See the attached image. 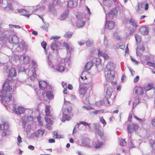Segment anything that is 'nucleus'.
Wrapping results in <instances>:
<instances>
[{"label": "nucleus", "mask_w": 155, "mask_h": 155, "mask_svg": "<svg viewBox=\"0 0 155 155\" xmlns=\"http://www.w3.org/2000/svg\"><path fill=\"white\" fill-rule=\"evenodd\" d=\"M38 84L40 89L43 90L45 91H47L46 96L47 98L50 100L54 98V87L49 85L46 81H39Z\"/></svg>", "instance_id": "f03ea898"}, {"label": "nucleus", "mask_w": 155, "mask_h": 155, "mask_svg": "<svg viewBox=\"0 0 155 155\" xmlns=\"http://www.w3.org/2000/svg\"><path fill=\"white\" fill-rule=\"evenodd\" d=\"M61 45V43L58 41L52 42L51 45V48L52 50L57 51L60 49V46Z\"/></svg>", "instance_id": "2eb2a0df"}, {"label": "nucleus", "mask_w": 155, "mask_h": 155, "mask_svg": "<svg viewBox=\"0 0 155 155\" xmlns=\"http://www.w3.org/2000/svg\"><path fill=\"white\" fill-rule=\"evenodd\" d=\"M18 70L19 72H24L26 73V70L23 67L19 66L18 68Z\"/></svg>", "instance_id": "864d4df0"}, {"label": "nucleus", "mask_w": 155, "mask_h": 155, "mask_svg": "<svg viewBox=\"0 0 155 155\" xmlns=\"http://www.w3.org/2000/svg\"><path fill=\"white\" fill-rule=\"evenodd\" d=\"M153 87V84L152 83H149L144 88L145 91H146L151 90Z\"/></svg>", "instance_id": "c9c22d12"}, {"label": "nucleus", "mask_w": 155, "mask_h": 155, "mask_svg": "<svg viewBox=\"0 0 155 155\" xmlns=\"http://www.w3.org/2000/svg\"><path fill=\"white\" fill-rule=\"evenodd\" d=\"M52 3L54 6H60L61 5V1L60 0H53Z\"/></svg>", "instance_id": "58836bf2"}, {"label": "nucleus", "mask_w": 155, "mask_h": 155, "mask_svg": "<svg viewBox=\"0 0 155 155\" xmlns=\"http://www.w3.org/2000/svg\"><path fill=\"white\" fill-rule=\"evenodd\" d=\"M135 94L137 96L141 95L143 93V89L141 86H136L135 88Z\"/></svg>", "instance_id": "a211bd4d"}, {"label": "nucleus", "mask_w": 155, "mask_h": 155, "mask_svg": "<svg viewBox=\"0 0 155 155\" xmlns=\"http://www.w3.org/2000/svg\"><path fill=\"white\" fill-rule=\"evenodd\" d=\"M9 126L8 122H4L3 124H0V130H2V135L3 136H6L9 135L10 131L8 129Z\"/></svg>", "instance_id": "0eeeda50"}, {"label": "nucleus", "mask_w": 155, "mask_h": 155, "mask_svg": "<svg viewBox=\"0 0 155 155\" xmlns=\"http://www.w3.org/2000/svg\"><path fill=\"white\" fill-rule=\"evenodd\" d=\"M117 12L116 10L115 9H113L111 10L108 14H106V20L108 19V17L109 19H112L116 15Z\"/></svg>", "instance_id": "ddd939ff"}, {"label": "nucleus", "mask_w": 155, "mask_h": 155, "mask_svg": "<svg viewBox=\"0 0 155 155\" xmlns=\"http://www.w3.org/2000/svg\"><path fill=\"white\" fill-rule=\"evenodd\" d=\"M45 6H42L41 7H40L39 5H37V6L36 8L34 10V11H33V12H34L38 10L39 9H40L41 11L45 9Z\"/></svg>", "instance_id": "49530a36"}, {"label": "nucleus", "mask_w": 155, "mask_h": 155, "mask_svg": "<svg viewBox=\"0 0 155 155\" xmlns=\"http://www.w3.org/2000/svg\"><path fill=\"white\" fill-rule=\"evenodd\" d=\"M23 58V60L25 64H28L29 63V58L28 56H22L21 58Z\"/></svg>", "instance_id": "c03bdc74"}, {"label": "nucleus", "mask_w": 155, "mask_h": 155, "mask_svg": "<svg viewBox=\"0 0 155 155\" xmlns=\"http://www.w3.org/2000/svg\"><path fill=\"white\" fill-rule=\"evenodd\" d=\"M9 26L10 28H20L21 27L18 25H15L12 24H9L8 25Z\"/></svg>", "instance_id": "6e6d98bb"}, {"label": "nucleus", "mask_w": 155, "mask_h": 155, "mask_svg": "<svg viewBox=\"0 0 155 155\" xmlns=\"http://www.w3.org/2000/svg\"><path fill=\"white\" fill-rule=\"evenodd\" d=\"M8 71L9 73L8 74V77L9 79H7L3 84L2 89L1 91L0 95V97L2 98L1 102L5 107L7 106L12 98L11 94L8 93L12 89L10 84L12 83L13 81L14 83L16 82V81L13 80L12 78L16 76V71L15 69L14 68H11Z\"/></svg>", "instance_id": "f257e3e1"}, {"label": "nucleus", "mask_w": 155, "mask_h": 155, "mask_svg": "<svg viewBox=\"0 0 155 155\" xmlns=\"http://www.w3.org/2000/svg\"><path fill=\"white\" fill-rule=\"evenodd\" d=\"M18 13H21L22 15L27 17L28 18L31 15V14H26L27 12H28L25 9H18Z\"/></svg>", "instance_id": "b1692460"}, {"label": "nucleus", "mask_w": 155, "mask_h": 155, "mask_svg": "<svg viewBox=\"0 0 155 155\" xmlns=\"http://www.w3.org/2000/svg\"><path fill=\"white\" fill-rule=\"evenodd\" d=\"M129 22L130 23V24L133 27H135V28L137 27V25L135 23V21L134 19L132 18L130 19L129 20Z\"/></svg>", "instance_id": "a19ab883"}, {"label": "nucleus", "mask_w": 155, "mask_h": 155, "mask_svg": "<svg viewBox=\"0 0 155 155\" xmlns=\"http://www.w3.org/2000/svg\"><path fill=\"white\" fill-rule=\"evenodd\" d=\"M36 73L35 71L32 72V75L30 77V79L32 81H34L35 80Z\"/></svg>", "instance_id": "5fc2aeb1"}, {"label": "nucleus", "mask_w": 155, "mask_h": 155, "mask_svg": "<svg viewBox=\"0 0 155 155\" xmlns=\"http://www.w3.org/2000/svg\"><path fill=\"white\" fill-rule=\"evenodd\" d=\"M4 10L6 12L10 13L11 12H13V8L11 3H8L5 7H3Z\"/></svg>", "instance_id": "412c9836"}, {"label": "nucleus", "mask_w": 155, "mask_h": 155, "mask_svg": "<svg viewBox=\"0 0 155 155\" xmlns=\"http://www.w3.org/2000/svg\"><path fill=\"white\" fill-rule=\"evenodd\" d=\"M147 64L150 67L155 68V64L154 63L149 61L147 62Z\"/></svg>", "instance_id": "13d9d810"}, {"label": "nucleus", "mask_w": 155, "mask_h": 155, "mask_svg": "<svg viewBox=\"0 0 155 155\" xmlns=\"http://www.w3.org/2000/svg\"><path fill=\"white\" fill-rule=\"evenodd\" d=\"M85 43L87 46L89 47L93 43V41L88 39L86 42Z\"/></svg>", "instance_id": "603ef678"}, {"label": "nucleus", "mask_w": 155, "mask_h": 155, "mask_svg": "<svg viewBox=\"0 0 155 155\" xmlns=\"http://www.w3.org/2000/svg\"><path fill=\"white\" fill-rule=\"evenodd\" d=\"M45 113L46 116H49L50 113L51 111L50 109V107L49 106H48L47 105L45 106Z\"/></svg>", "instance_id": "4c0bfd02"}, {"label": "nucleus", "mask_w": 155, "mask_h": 155, "mask_svg": "<svg viewBox=\"0 0 155 155\" xmlns=\"http://www.w3.org/2000/svg\"><path fill=\"white\" fill-rule=\"evenodd\" d=\"M104 45L106 47L108 46V42L106 36H104Z\"/></svg>", "instance_id": "bf43d9fd"}, {"label": "nucleus", "mask_w": 155, "mask_h": 155, "mask_svg": "<svg viewBox=\"0 0 155 155\" xmlns=\"http://www.w3.org/2000/svg\"><path fill=\"white\" fill-rule=\"evenodd\" d=\"M93 63L92 61L88 62L86 63L85 66V69L86 71L90 70L93 65Z\"/></svg>", "instance_id": "473e14b6"}, {"label": "nucleus", "mask_w": 155, "mask_h": 155, "mask_svg": "<svg viewBox=\"0 0 155 155\" xmlns=\"http://www.w3.org/2000/svg\"><path fill=\"white\" fill-rule=\"evenodd\" d=\"M82 146L85 147H91L92 146L91 144V140L88 138H85L81 140Z\"/></svg>", "instance_id": "f8f14e48"}, {"label": "nucleus", "mask_w": 155, "mask_h": 155, "mask_svg": "<svg viewBox=\"0 0 155 155\" xmlns=\"http://www.w3.org/2000/svg\"><path fill=\"white\" fill-rule=\"evenodd\" d=\"M139 4L140 3H139L138 4L137 8V9L136 11L137 12L140 13L143 12V10H142V9H141L140 8V7Z\"/></svg>", "instance_id": "3c124183"}, {"label": "nucleus", "mask_w": 155, "mask_h": 155, "mask_svg": "<svg viewBox=\"0 0 155 155\" xmlns=\"http://www.w3.org/2000/svg\"><path fill=\"white\" fill-rule=\"evenodd\" d=\"M114 9L116 10L117 12L118 11L120 12L123 10V6L119 2L117 3Z\"/></svg>", "instance_id": "2f4dec72"}, {"label": "nucleus", "mask_w": 155, "mask_h": 155, "mask_svg": "<svg viewBox=\"0 0 155 155\" xmlns=\"http://www.w3.org/2000/svg\"><path fill=\"white\" fill-rule=\"evenodd\" d=\"M85 24V22L83 21L81 19H78L76 25L77 26L79 27H82Z\"/></svg>", "instance_id": "72a5a7b5"}, {"label": "nucleus", "mask_w": 155, "mask_h": 155, "mask_svg": "<svg viewBox=\"0 0 155 155\" xmlns=\"http://www.w3.org/2000/svg\"><path fill=\"white\" fill-rule=\"evenodd\" d=\"M98 55L99 56H101L103 57L105 60L108 59L109 58V56L106 53H102L100 50H99L98 51Z\"/></svg>", "instance_id": "c756f323"}, {"label": "nucleus", "mask_w": 155, "mask_h": 155, "mask_svg": "<svg viewBox=\"0 0 155 155\" xmlns=\"http://www.w3.org/2000/svg\"><path fill=\"white\" fill-rule=\"evenodd\" d=\"M102 1L104 6L109 7L112 5V1L111 0H102Z\"/></svg>", "instance_id": "7c9ffc66"}, {"label": "nucleus", "mask_w": 155, "mask_h": 155, "mask_svg": "<svg viewBox=\"0 0 155 155\" xmlns=\"http://www.w3.org/2000/svg\"><path fill=\"white\" fill-rule=\"evenodd\" d=\"M46 45H47V43L45 41H43L41 43V46L44 49V51H45V53L46 54H47V50L46 49Z\"/></svg>", "instance_id": "ea45409f"}, {"label": "nucleus", "mask_w": 155, "mask_h": 155, "mask_svg": "<svg viewBox=\"0 0 155 155\" xmlns=\"http://www.w3.org/2000/svg\"><path fill=\"white\" fill-rule=\"evenodd\" d=\"M11 31V30L9 28H7L6 30L3 31V34L5 36V38H7V39H8L10 35H12Z\"/></svg>", "instance_id": "bb28decb"}, {"label": "nucleus", "mask_w": 155, "mask_h": 155, "mask_svg": "<svg viewBox=\"0 0 155 155\" xmlns=\"http://www.w3.org/2000/svg\"><path fill=\"white\" fill-rule=\"evenodd\" d=\"M48 10L49 12L51 13L54 15L56 14L57 11L54 7V5L52 3H50L48 5Z\"/></svg>", "instance_id": "dca6fc26"}, {"label": "nucleus", "mask_w": 155, "mask_h": 155, "mask_svg": "<svg viewBox=\"0 0 155 155\" xmlns=\"http://www.w3.org/2000/svg\"><path fill=\"white\" fill-rule=\"evenodd\" d=\"M53 134L54 135V137L55 139L62 138L61 135H60V137H59V135H58L57 132L54 131L53 133Z\"/></svg>", "instance_id": "8fccbe9b"}, {"label": "nucleus", "mask_w": 155, "mask_h": 155, "mask_svg": "<svg viewBox=\"0 0 155 155\" xmlns=\"http://www.w3.org/2000/svg\"><path fill=\"white\" fill-rule=\"evenodd\" d=\"M86 104H89V97H86V100H84L83 101Z\"/></svg>", "instance_id": "0e129e2a"}, {"label": "nucleus", "mask_w": 155, "mask_h": 155, "mask_svg": "<svg viewBox=\"0 0 155 155\" xmlns=\"http://www.w3.org/2000/svg\"><path fill=\"white\" fill-rule=\"evenodd\" d=\"M135 37L136 41L137 43L140 42L141 41L140 36L137 35L135 34Z\"/></svg>", "instance_id": "de8ad7c7"}, {"label": "nucleus", "mask_w": 155, "mask_h": 155, "mask_svg": "<svg viewBox=\"0 0 155 155\" xmlns=\"http://www.w3.org/2000/svg\"><path fill=\"white\" fill-rule=\"evenodd\" d=\"M63 45L64 47L66 48L67 51V56L68 59H70L71 52L74 51V48L71 47H70L68 43L64 42Z\"/></svg>", "instance_id": "9d476101"}, {"label": "nucleus", "mask_w": 155, "mask_h": 155, "mask_svg": "<svg viewBox=\"0 0 155 155\" xmlns=\"http://www.w3.org/2000/svg\"><path fill=\"white\" fill-rule=\"evenodd\" d=\"M92 126L94 129V133L97 131H98L100 129V126L99 124L97 123L93 124Z\"/></svg>", "instance_id": "e433bc0d"}, {"label": "nucleus", "mask_w": 155, "mask_h": 155, "mask_svg": "<svg viewBox=\"0 0 155 155\" xmlns=\"http://www.w3.org/2000/svg\"><path fill=\"white\" fill-rule=\"evenodd\" d=\"M80 92L79 93L81 95H84V94L85 93V91L84 88L81 87L79 90Z\"/></svg>", "instance_id": "052dcab7"}, {"label": "nucleus", "mask_w": 155, "mask_h": 155, "mask_svg": "<svg viewBox=\"0 0 155 155\" xmlns=\"http://www.w3.org/2000/svg\"><path fill=\"white\" fill-rule=\"evenodd\" d=\"M103 104L102 100L96 102L95 103V105L98 107H101Z\"/></svg>", "instance_id": "4d7b16f0"}, {"label": "nucleus", "mask_w": 155, "mask_h": 155, "mask_svg": "<svg viewBox=\"0 0 155 155\" xmlns=\"http://www.w3.org/2000/svg\"><path fill=\"white\" fill-rule=\"evenodd\" d=\"M105 89L106 88V95L104 98L102 100L103 104L107 105L109 104V102L108 99L110 98L113 91V89L112 88L107 86V85L104 84Z\"/></svg>", "instance_id": "20e7f679"}, {"label": "nucleus", "mask_w": 155, "mask_h": 155, "mask_svg": "<svg viewBox=\"0 0 155 155\" xmlns=\"http://www.w3.org/2000/svg\"><path fill=\"white\" fill-rule=\"evenodd\" d=\"M44 130L39 129L35 132V137L37 138H41L44 133Z\"/></svg>", "instance_id": "5701e85b"}, {"label": "nucleus", "mask_w": 155, "mask_h": 155, "mask_svg": "<svg viewBox=\"0 0 155 155\" xmlns=\"http://www.w3.org/2000/svg\"><path fill=\"white\" fill-rule=\"evenodd\" d=\"M12 110L14 112L15 114H23L25 112L24 108L21 107L19 106L17 109L16 108L15 105L13 107Z\"/></svg>", "instance_id": "4468645a"}, {"label": "nucleus", "mask_w": 155, "mask_h": 155, "mask_svg": "<svg viewBox=\"0 0 155 155\" xmlns=\"http://www.w3.org/2000/svg\"><path fill=\"white\" fill-rule=\"evenodd\" d=\"M68 10L65 11L60 17L59 19L61 20H64L68 16Z\"/></svg>", "instance_id": "c85d7f7f"}, {"label": "nucleus", "mask_w": 155, "mask_h": 155, "mask_svg": "<svg viewBox=\"0 0 155 155\" xmlns=\"http://www.w3.org/2000/svg\"><path fill=\"white\" fill-rule=\"evenodd\" d=\"M100 122L103 124L104 126H105L106 124V122L105 120L104 119L103 117H101L100 118Z\"/></svg>", "instance_id": "e2e57ef3"}, {"label": "nucleus", "mask_w": 155, "mask_h": 155, "mask_svg": "<svg viewBox=\"0 0 155 155\" xmlns=\"http://www.w3.org/2000/svg\"><path fill=\"white\" fill-rule=\"evenodd\" d=\"M139 31L143 35H147L149 33V28L143 26L140 28Z\"/></svg>", "instance_id": "f3484780"}, {"label": "nucleus", "mask_w": 155, "mask_h": 155, "mask_svg": "<svg viewBox=\"0 0 155 155\" xmlns=\"http://www.w3.org/2000/svg\"><path fill=\"white\" fill-rule=\"evenodd\" d=\"M26 48V46L25 43L22 42H19L18 45L16 44V47H15L14 49H12L15 52L22 51Z\"/></svg>", "instance_id": "1a4fd4ad"}, {"label": "nucleus", "mask_w": 155, "mask_h": 155, "mask_svg": "<svg viewBox=\"0 0 155 155\" xmlns=\"http://www.w3.org/2000/svg\"><path fill=\"white\" fill-rule=\"evenodd\" d=\"M48 117V116H45V121L48 124H51L52 123V121L51 119L49 118Z\"/></svg>", "instance_id": "09e8293b"}, {"label": "nucleus", "mask_w": 155, "mask_h": 155, "mask_svg": "<svg viewBox=\"0 0 155 155\" xmlns=\"http://www.w3.org/2000/svg\"><path fill=\"white\" fill-rule=\"evenodd\" d=\"M83 124L84 126L85 127L87 128H88L89 129L91 128V127L90 125L91 124L90 123H88L86 122L83 121H80L79 122V123H77V124L76 125L75 127H78L79 125L80 124Z\"/></svg>", "instance_id": "393cba45"}, {"label": "nucleus", "mask_w": 155, "mask_h": 155, "mask_svg": "<svg viewBox=\"0 0 155 155\" xmlns=\"http://www.w3.org/2000/svg\"><path fill=\"white\" fill-rule=\"evenodd\" d=\"M23 58V60L25 64H28L29 63V58L28 56H22L21 58Z\"/></svg>", "instance_id": "79ce46f5"}, {"label": "nucleus", "mask_w": 155, "mask_h": 155, "mask_svg": "<svg viewBox=\"0 0 155 155\" xmlns=\"http://www.w3.org/2000/svg\"><path fill=\"white\" fill-rule=\"evenodd\" d=\"M28 117H23L21 120V122L22 123V125L23 127H25L26 123L28 122Z\"/></svg>", "instance_id": "f704fd0d"}, {"label": "nucleus", "mask_w": 155, "mask_h": 155, "mask_svg": "<svg viewBox=\"0 0 155 155\" xmlns=\"http://www.w3.org/2000/svg\"><path fill=\"white\" fill-rule=\"evenodd\" d=\"M115 25V23L113 21H107L105 24V28L111 29L114 27Z\"/></svg>", "instance_id": "aec40b11"}, {"label": "nucleus", "mask_w": 155, "mask_h": 155, "mask_svg": "<svg viewBox=\"0 0 155 155\" xmlns=\"http://www.w3.org/2000/svg\"><path fill=\"white\" fill-rule=\"evenodd\" d=\"M128 145L130 149L134 147V144L131 141H129L128 143Z\"/></svg>", "instance_id": "680f3d73"}, {"label": "nucleus", "mask_w": 155, "mask_h": 155, "mask_svg": "<svg viewBox=\"0 0 155 155\" xmlns=\"http://www.w3.org/2000/svg\"><path fill=\"white\" fill-rule=\"evenodd\" d=\"M93 145L96 149H97L102 147L103 146V143L102 142L98 140L93 142Z\"/></svg>", "instance_id": "6ab92c4d"}, {"label": "nucleus", "mask_w": 155, "mask_h": 155, "mask_svg": "<svg viewBox=\"0 0 155 155\" xmlns=\"http://www.w3.org/2000/svg\"><path fill=\"white\" fill-rule=\"evenodd\" d=\"M73 34V32H72L68 31L66 32L64 35V36L66 38H70Z\"/></svg>", "instance_id": "a18cd8bd"}, {"label": "nucleus", "mask_w": 155, "mask_h": 155, "mask_svg": "<svg viewBox=\"0 0 155 155\" xmlns=\"http://www.w3.org/2000/svg\"><path fill=\"white\" fill-rule=\"evenodd\" d=\"M60 38V37H59L58 36H52L51 37V39H53L54 40V41H56L57 40H58Z\"/></svg>", "instance_id": "338daca9"}, {"label": "nucleus", "mask_w": 155, "mask_h": 155, "mask_svg": "<svg viewBox=\"0 0 155 155\" xmlns=\"http://www.w3.org/2000/svg\"><path fill=\"white\" fill-rule=\"evenodd\" d=\"M72 108L71 107L68 108L64 109L62 111V118L61 120L62 122H64L65 121L70 120L72 115H70Z\"/></svg>", "instance_id": "423d86ee"}, {"label": "nucleus", "mask_w": 155, "mask_h": 155, "mask_svg": "<svg viewBox=\"0 0 155 155\" xmlns=\"http://www.w3.org/2000/svg\"><path fill=\"white\" fill-rule=\"evenodd\" d=\"M8 39L9 43L14 44L12 49H14L15 47H16V44L18 42L19 40L18 37L16 35H10Z\"/></svg>", "instance_id": "6e6552de"}, {"label": "nucleus", "mask_w": 155, "mask_h": 155, "mask_svg": "<svg viewBox=\"0 0 155 155\" xmlns=\"http://www.w3.org/2000/svg\"><path fill=\"white\" fill-rule=\"evenodd\" d=\"M138 127V126L136 124H128L127 127L128 133L131 134L132 132L137 130Z\"/></svg>", "instance_id": "9b49d317"}, {"label": "nucleus", "mask_w": 155, "mask_h": 155, "mask_svg": "<svg viewBox=\"0 0 155 155\" xmlns=\"http://www.w3.org/2000/svg\"><path fill=\"white\" fill-rule=\"evenodd\" d=\"M77 0H72L69 1L67 3L68 6L72 8L75 7L77 5Z\"/></svg>", "instance_id": "4be33fe9"}, {"label": "nucleus", "mask_w": 155, "mask_h": 155, "mask_svg": "<svg viewBox=\"0 0 155 155\" xmlns=\"http://www.w3.org/2000/svg\"><path fill=\"white\" fill-rule=\"evenodd\" d=\"M139 49L142 52L143 51L145 50V48L143 45H140L139 46Z\"/></svg>", "instance_id": "69168bd1"}, {"label": "nucleus", "mask_w": 155, "mask_h": 155, "mask_svg": "<svg viewBox=\"0 0 155 155\" xmlns=\"http://www.w3.org/2000/svg\"><path fill=\"white\" fill-rule=\"evenodd\" d=\"M52 57V55L51 54H49L47 56V61L49 67L50 68H52L54 69H56L58 71L60 72H63L65 70V68L63 66L58 65L56 66V68L54 67L53 65L51 64V59Z\"/></svg>", "instance_id": "39448f33"}, {"label": "nucleus", "mask_w": 155, "mask_h": 155, "mask_svg": "<svg viewBox=\"0 0 155 155\" xmlns=\"http://www.w3.org/2000/svg\"><path fill=\"white\" fill-rule=\"evenodd\" d=\"M83 108L87 110H91L93 109L91 107L86 106H83Z\"/></svg>", "instance_id": "774afa93"}, {"label": "nucleus", "mask_w": 155, "mask_h": 155, "mask_svg": "<svg viewBox=\"0 0 155 155\" xmlns=\"http://www.w3.org/2000/svg\"><path fill=\"white\" fill-rule=\"evenodd\" d=\"M23 58V60L25 64H28L29 63V58L28 56H22L21 58Z\"/></svg>", "instance_id": "37998d69"}, {"label": "nucleus", "mask_w": 155, "mask_h": 155, "mask_svg": "<svg viewBox=\"0 0 155 155\" xmlns=\"http://www.w3.org/2000/svg\"><path fill=\"white\" fill-rule=\"evenodd\" d=\"M101 60L100 58H95L93 59L92 62L93 64L95 65L96 67H97V66L101 65Z\"/></svg>", "instance_id": "cd10ccee"}, {"label": "nucleus", "mask_w": 155, "mask_h": 155, "mask_svg": "<svg viewBox=\"0 0 155 155\" xmlns=\"http://www.w3.org/2000/svg\"><path fill=\"white\" fill-rule=\"evenodd\" d=\"M106 68L108 71L105 77L110 80L114 79L115 76V66L112 62H108L106 65Z\"/></svg>", "instance_id": "7ed1b4c3"}, {"label": "nucleus", "mask_w": 155, "mask_h": 155, "mask_svg": "<svg viewBox=\"0 0 155 155\" xmlns=\"http://www.w3.org/2000/svg\"><path fill=\"white\" fill-rule=\"evenodd\" d=\"M95 133L98 135L102 140L105 141L106 140V137L104 136L103 131L101 129H100L98 131H96Z\"/></svg>", "instance_id": "a878e982"}]
</instances>
